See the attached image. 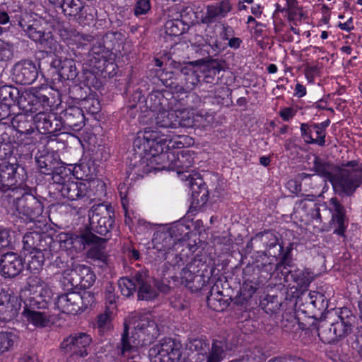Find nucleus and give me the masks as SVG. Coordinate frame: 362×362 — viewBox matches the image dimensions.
<instances>
[{"label":"nucleus","mask_w":362,"mask_h":362,"mask_svg":"<svg viewBox=\"0 0 362 362\" xmlns=\"http://www.w3.org/2000/svg\"><path fill=\"white\" fill-rule=\"evenodd\" d=\"M182 74L185 75L186 90L193 89L201 79V75L194 71V68L191 63L182 67Z\"/></svg>","instance_id":"nucleus-33"},{"label":"nucleus","mask_w":362,"mask_h":362,"mask_svg":"<svg viewBox=\"0 0 362 362\" xmlns=\"http://www.w3.org/2000/svg\"><path fill=\"white\" fill-rule=\"evenodd\" d=\"M16 159L13 156V146L5 142V138L0 134V189L6 192L16 182Z\"/></svg>","instance_id":"nucleus-4"},{"label":"nucleus","mask_w":362,"mask_h":362,"mask_svg":"<svg viewBox=\"0 0 362 362\" xmlns=\"http://www.w3.org/2000/svg\"><path fill=\"white\" fill-rule=\"evenodd\" d=\"M232 4L230 0H222L219 2L207 6L203 22L214 23L225 17L230 12Z\"/></svg>","instance_id":"nucleus-19"},{"label":"nucleus","mask_w":362,"mask_h":362,"mask_svg":"<svg viewBox=\"0 0 362 362\" xmlns=\"http://www.w3.org/2000/svg\"><path fill=\"white\" fill-rule=\"evenodd\" d=\"M20 305L15 297L6 292L0 293V320L9 321L18 313Z\"/></svg>","instance_id":"nucleus-20"},{"label":"nucleus","mask_w":362,"mask_h":362,"mask_svg":"<svg viewBox=\"0 0 362 362\" xmlns=\"http://www.w3.org/2000/svg\"><path fill=\"white\" fill-rule=\"evenodd\" d=\"M41 235L37 232H30L23 236V243L25 251L31 252L41 250Z\"/></svg>","instance_id":"nucleus-32"},{"label":"nucleus","mask_w":362,"mask_h":362,"mask_svg":"<svg viewBox=\"0 0 362 362\" xmlns=\"http://www.w3.org/2000/svg\"><path fill=\"white\" fill-rule=\"evenodd\" d=\"M76 271L79 277V284L84 282L83 286H90L94 283L95 276L89 267L76 263Z\"/></svg>","instance_id":"nucleus-37"},{"label":"nucleus","mask_w":362,"mask_h":362,"mask_svg":"<svg viewBox=\"0 0 362 362\" xmlns=\"http://www.w3.org/2000/svg\"><path fill=\"white\" fill-rule=\"evenodd\" d=\"M168 117H169L168 110L159 111L155 118L156 124L160 127L174 128L175 123H172Z\"/></svg>","instance_id":"nucleus-45"},{"label":"nucleus","mask_w":362,"mask_h":362,"mask_svg":"<svg viewBox=\"0 0 362 362\" xmlns=\"http://www.w3.org/2000/svg\"><path fill=\"white\" fill-rule=\"evenodd\" d=\"M130 324L133 325L134 332L129 336V325L124 324V331L122 335L120 352L122 356L134 358L139 356L141 346L151 343L158 334L155 322L146 315L134 317Z\"/></svg>","instance_id":"nucleus-2"},{"label":"nucleus","mask_w":362,"mask_h":362,"mask_svg":"<svg viewBox=\"0 0 362 362\" xmlns=\"http://www.w3.org/2000/svg\"><path fill=\"white\" fill-rule=\"evenodd\" d=\"M202 347V342L197 339H194L186 344V349L191 351H198Z\"/></svg>","instance_id":"nucleus-64"},{"label":"nucleus","mask_w":362,"mask_h":362,"mask_svg":"<svg viewBox=\"0 0 362 362\" xmlns=\"http://www.w3.org/2000/svg\"><path fill=\"white\" fill-rule=\"evenodd\" d=\"M20 24L28 37L39 42L47 52L57 56L62 52L63 46L53 38L50 33H45L38 21H35L29 24L22 21Z\"/></svg>","instance_id":"nucleus-7"},{"label":"nucleus","mask_w":362,"mask_h":362,"mask_svg":"<svg viewBox=\"0 0 362 362\" xmlns=\"http://www.w3.org/2000/svg\"><path fill=\"white\" fill-rule=\"evenodd\" d=\"M58 6L66 16H76L82 11L84 5L81 0H62Z\"/></svg>","instance_id":"nucleus-31"},{"label":"nucleus","mask_w":362,"mask_h":362,"mask_svg":"<svg viewBox=\"0 0 362 362\" xmlns=\"http://www.w3.org/2000/svg\"><path fill=\"white\" fill-rule=\"evenodd\" d=\"M105 239L98 238V241L91 243L88 246V257L92 259L103 260L105 257L103 244L105 243Z\"/></svg>","instance_id":"nucleus-38"},{"label":"nucleus","mask_w":362,"mask_h":362,"mask_svg":"<svg viewBox=\"0 0 362 362\" xmlns=\"http://www.w3.org/2000/svg\"><path fill=\"white\" fill-rule=\"evenodd\" d=\"M62 284L67 289H71L79 285V277L76 271V263L71 262L68 268L64 269L61 279Z\"/></svg>","instance_id":"nucleus-27"},{"label":"nucleus","mask_w":362,"mask_h":362,"mask_svg":"<svg viewBox=\"0 0 362 362\" xmlns=\"http://www.w3.org/2000/svg\"><path fill=\"white\" fill-rule=\"evenodd\" d=\"M32 296L29 297L28 299L25 301V307L24 308H37V310L41 309H46L47 306H41L40 305L36 304L35 305H31V303H33V300H36L39 303H40V297H37V294L35 292H30Z\"/></svg>","instance_id":"nucleus-52"},{"label":"nucleus","mask_w":362,"mask_h":362,"mask_svg":"<svg viewBox=\"0 0 362 362\" xmlns=\"http://www.w3.org/2000/svg\"><path fill=\"white\" fill-rule=\"evenodd\" d=\"M287 189L292 193L296 194L300 190V185L296 180H291L286 183Z\"/></svg>","instance_id":"nucleus-63"},{"label":"nucleus","mask_w":362,"mask_h":362,"mask_svg":"<svg viewBox=\"0 0 362 362\" xmlns=\"http://www.w3.org/2000/svg\"><path fill=\"white\" fill-rule=\"evenodd\" d=\"M49 98L45 95H35L31 92L24 93L19 103V109L25 115L35 114L33 121L36 124L37 129H43L45 132L49 131L52 127L50 114L48 112Z\"/></svg>","instance_id":"nucleus-3"},{"label":"nucleus","mask_w":362,"mask_h":362,"mask_svg":"<svg viewBox=\"0 0 362 362\" xmlns=\"http://www.w3.org/2000/svg\"><path fill=\"white\" fill-rule=\"evenodd\" d=\"M134 280L136 282L138 298L139 300H149L153 299L157 296V290L151 284V279L148 276L146 272H137L134 274Z\"/></svg>","instance_id":"nucleus-18"},{"label":"nucleus","mask_w":362,"mask_h":362,"mask_svg":"<svg viewBox=\"0 0 362 362\" xmlns=\"http://www.w3.org/2000/svg\"><path fill=\"white\" fill-rule=\"evenodd\" d=\"M326 207L332 214L330 225L334 228V233L343 235L347 227L344 207L335 198L330 199Z\"/></svg>","instance_id":"nucleus-14"},{"label":"nucleus","mask_w":362,"mask_h":362,"mask_svg":"<svg viewBox=\"0 0 362 362\" xmlns=\"http://www.w3.org/2000/svg\"><path fill=\"white\" fill-rule=\"evenodd\" d=\"M69 43H81V40H84V36L76 31H71L70 37L66 38Z\"/></svg>","instance_id":"nucleus-61"},{"label":"nucleus","mask_w":362,"mask_h":362,"mask_svg":"<svg viewBox=\"0 0 362 362\" xmlns=\"http://www.w3.org/2000/svg\"><path fill=\"white\" fill-rule=\"evenodd\" d=\"M13 75L18 83L21 84H31L37 78V69L32 62H20L13 67Z\"/></svg>","instance_id":"nucleus-17"},{"label":"nucleus","mask_w":362,"mask_h":362,"mask_svg":"<svg viewBox=\"0 0 362 362\" xmlns=\"http://www.w3.org/2000/svg\"><path fill=\"white\" fill-rule=\"evenodd\" d=\"M330 331L333 332L336 339L344 337L351 332V324L340 319L332 325Z\"/></svg>","instance_id":"nucleus-40"},{"label":"nucleus","mask_w":362,"mask_h":362,"mask_svg":"<svg viewBox=\"0 0 362 362\" xmlns=\"http://www.w3.org/2000/svg\"><path fill=\"white\" fill-rule=\"evenodd\" d=\"M0 269L1 274L4 277H15L18 276L23 269V259L16 253H6L1 257Z\"/></svg>","instance_id":"nucleus-15"},{"label":"nucleus","mask_w":362,"mask_h":362,"mask_svg":"<svg viewBox=\"0 0 362 362\" xmlns=\"http://www.w3.org/2000/svg\"><path fill=\"white\" fill-rule=\"evenodd\" d=\"M176 240V238L173 237L171 231H158L154 233L152 240L153 249L164 256L177 244Z\"/></svg>","instance_id":"nucleus-23"},{"label":"nucleus","mask_w":362,"mask_h":362,"mask_svg":"<svg viewBox=\"0 0 362 362\" xmlns=\"http://www.w3.org/2000/svg\"><path fill=\"white\" fill-rule=\"evenodd\" d=\"M166 141L167 136L164 133L151 127L146 128L143 136H139L134 140V146L141 151V154L144 153L142 165L144 173L160 170L166 158L173 160L175 152L164 153Z\"/></svg>","instance_id":"nucleus-1"},{"label":"nucleus","mask_w":362,"mask_h":362,"mask_svg":"<svg viewBox=\"0 0 362 362\" xmlns=\"http://www.w3.org/2000/svg\"><path fill=\"white\" fill-rule=\"evenodd\" d=\"M168 141H166V147L165 148H168V150L167 151H164V153H169L170 151H174L175 152V157L173 158V160H171L170 159H168V158H166L164 164H163V168L161 169L163 170V168H165V163L168 160H169L170 162V164L169 165V169L170 170H173V171H175L176 173V174L177 175V176L180 175V174L181 173V170H180V167H181V161L180 160V158H179V153H180V151L179 150V147H177V149H175V142H173L172 141H170L168 144H167Z\"/></svg>","instance_id":"nucleus-35"},{"label":"nucleus","mask_w":362,"mask_h":362,"mask_svg":"<svg viewBox=\"0 0 362 362\" xmlns=\"http://www.w3.org/2000/svg\"><path fill=\"white\" fill-rule=\"evenodd\" d=\"M169 117L168 118L170 119V121L172 122V123H175V127H179L181 126V118L180 117V114H181L179 111L175 110H170L168 111Z\"/></svg>","instance_id":"nucleus-58"},{"label":"nucleus","mask_w":362,"mask_h":362,"mask_svg":"<svg viewBox=\"0 0 362 362\" xmlns=\"http://www.w3.org/2000/svg\"><path fill=\"white\" fill-rule=\"evenodd\" d=\"M52 180L54 183L58 185L57 189L61 188L63 185L67 182L68 180H71V177L67 175L65 168H59L52 175Z\"/></svg>","instance_id":"nucleus-46"},{"label":"nucleus","mask_w":362,"mask_h":362,"mask_svg":"<svg viewBox=\"0 0 362 362\" xmlns=\"http://www.w3.org/2000/svg\"><path fill=\"white\" fill-rule=\"evenodd\" d=\"M115 291V288L114 286L112 284L108 283L105 291V308H110V310L115 311L118 296H116Z\"/></svg>","instance_id":"nucleus-42"},{"label":"nucleus","mask_w":362,"mask_h":362,"mask_svg":"<svg viewBox=\"0 0 362 362\" xmlns=\"http://www.w3.org/2000/svg\"><path fill=\"white\" fill-rule=\"evenodd\" d=\"M81 297L76 293H64L57 297L56 305L62 313L76 314L80 310Z\"/></svg>","instance_id":"nucleus-22"},{"label":"nucleus","mask_w":362,"mask_h":362,"mask_svg":"<svg viewBox=\"0 0 362 362\" xmlns=\"http://www.w3.org/2000/svg\"><path fill=\"white\" fill-rule=\"evenodd\" d=\"M96 241H98V237L89 231H85L80 235H74L73 249L76 251H82L91 243Z\"/></svg>","instance_id":"nucleus-30"},{"label":"nucleus","mask_w":362,"mask_h":362,"mask_svg":"<svg viewBox=\"0 0 362 362\" xmlns=\"http://www.w3.org/2000/svg\"><path fill=\"white\" fill-rule=\"evenodd\" d=\"M222 353L223 349L221 343L214 342L212 345L211 351L207 362H220Z\"/></svg>","instance_id":"nucleus-49"},{"label":"nucleus","mask_w":362,"mask_h":362,"mask_svg":"<svg viewBox=\"0 0 362 362\" xmlns=\"http://www.w3.org/2000/svg\"><path fill=\"white\" fill-rule=\"evenodd\" d=\"M214 120L213 112L206 111L196 112L194 110L187 112L182 110V127L206 129L213 127Z\"/></svg>","instance_id":"nucleus-13"},{"label":"nucleus","mask_w":362,"mask_h":362,"mask_svg":"<svg viewBox=\"0 0 362 362\" xmlns=\"http://www.w3.org/2000/svg\"><path fill=\"white\" fill-rule=\"evenodd\" d=\"M91 341L92 339L90 335L85 333H78L65 339L61 344V349L66 353L84 357L88 355L87 348Z\"/></svg>","instance_id":"nucleus-12"},{"label":"nucleus","mask_w":362,"mask_h":362,"mask_svg":"<svg viewBox=\"0 0 362 362\" xmlns=\"http://www.w3.org/2000/svg\"><path fill=\"white\" fill-rule=\"evenodd\" d=\"M37 130V134H25L23 137H19L21 140L23 142L24 145H31L35 144L37 141V139L40 138L41 134L39 130Z\"/></svg>","instance_id":"nucleus-53"},{"label":"nucleus","mask_w":362,"mask_h":362,"mask_svg":"<svg viewBox=\"0 0 362 362\" xmlns=\"http://www.w3.org/2000/svg\"><path fill=\"white\" fill-rule=\"evenodd\" d=\"M12 125L18 134V137H23L25 134H37V130L33 127L32 123L26 121L25 115H20L14 117Z\"/></svg>","instance_id":"nucleus-29"},{"label":"nucleus","mask_w":362,"mask_h":362,"mask_svg":"<svg viewBox=\"0 0 362 362\" xmlns=\"http://www.w3.org/2000/svg\"><path fill=\"white\" fill-rule=\"evenodd\" d=\"M112 214L106 205L93 206L88 213L90 229L101 235L107 234L114 223Z\"/></svg>","instance_id":"nucleus-8"},{"label":"nucleus","mask_w":362,"mask_h":362,"mask_svg":"<svg viewBox=\"0 0 362 362\" xmlns=\"http://www.w3.org/2000/svg\"><path fill=\"white\" fill-rule=\"evenodd\" d=\"M12 106L0 101V120L7 118L11 112Z\"/></svg>","instance_id":"nucleus-59"},{"label":"nucleus","mask_w":362,"mask_h":362,"mask_svg":"<svg viewBox=\"0 0 362 362\" xmlns=\"http://www.w3.org/2000/svg\"><path fill=\"white\" fill-rule=\"evenodd\" d=\"M151 9L149 0H138L134 8V14L136 16L144 15Z\"/></svg>","instance_id":"nucleus-50"},{"label":"nucleus","mask_w":362,"mask_h":362,"mask_svg":"<svg viewBox=\"0 0 362 362\" xmlns=\"http://www.w3.org/2000/svg\"><path fill=\"white\" fill-rule=\"evenodd\" d=\"M301 135L308 144H315L320 146L325 144L326 133H323L317 124H302L300 127Z\"/></svg>","instance_id":"nucleus-25"},{"label":"nucleus","mask_w":362,"mask_h":362,"mask_svg":"<svg viewBox=\"0 0 362 362\" xmlns=\"http://www.w3.org/2000/svg\"><path fill=\"white\" fill-rule=\"evenodd\" d=\"M84 107L94 114L100 109L99 102L93 99H88L85 101Z\"/></svg>","instance_id":"nucleus-56"},{"label":"nucleus","mask_w":362,"mask_h":362,"mask_svg":"<svg viewBox=\"0 0 362 362\" xmlns=\"http://www.w3.org/2000/svg\"><path fill=\"white\" fill-rule=\"evenodd\" d=\"M306 93L307 90L305 86L300 83H297L294 88V95L298 98H303Z\"/></svg>","instance_id":"nucleus-62"},{"label":"nucleus","mask_w":362,"mask_h":362,"mask_svg":"<svg viewBox=\"0 0 362 362\" xmlns=\"http://www.w3.org/2000/svg\"><path fill=\"white\" fill-rule=\"evenodd\" d=\"M114 313L115 310L105 308V313L98 316L97 326L100 332H105L110 329L112 327L111 320Z\"/></svg>","instance_id":"nucleus-41"},{"label":"nucleus","mask_w":362,"mask_h":362,"mask_svg":"<svg viewBox=\"0 0 362 362\" xmlns=\"http://www.w3.org/2000/svg\"><path fill=\"white\" fill-rule=\"evenodd\" d=\"M59 246L64 250L73 249L74 234L62 233L58 235Z\"/></svg>","instance_id":"nucleus-47"},{"label":"nucleus","mask_w":362,"mask_h":362,"mask_svg":"<svg viewBox=\"0 0 362 362\" xmlns=\"http://www.w3.org/2000/svg\"><path fill=\"white\" fill-rule=\"evenodd\" d=\"M26 258L30 270L35 272L42 268L44 263V255L42 249L28 252Z\"/></svg>","instance_id":"nucleus-34"},{"label":"nucleus","mask_w":362,"mask_h":362,"mask_svg":"<svg viewBox=\"0 0 362 362\" xmlns=\"http://www.w3.org/2000/svg\"><path fill=\"white\" fill-rule=\"evenodd\" d=\"M92 53L94 55L95 62L98 60V63H103V65L107 62V57L109 55V51L106 50L104 47H98L94 46L92 48Z\"/></svg>","instance_id":"nucleus-48"},{"label":"nucleus","mask_w":362,"mask_h":362,"mask_svg":"<svg viewBox=\"0 0 362 362\" xmlns=\"http://www.w3.org/2000/svg\"><path fill=\"white\" fill-rule=\"evenodd\" d=\"M28 287L30 292L36 293L37 294V297H40V303L33 300V302L34 303H31V305L38 304L41 306H47V303L52 298V292L45 282H44L39 276L33 275L28 279Z\"/></svg>","instance_id":"nucleus-16"},{"label":"nucleus","mask_w":362,"mask_h":362,"mask_svg":"<svg viewBox=\"0 0 362 362\" xmlns=\"http://www.w3.org/2000/svg\"><path fill=\"white\" fill-rule=\"evenodd\" d=\"M22 315L27 322L35 327H45L52 322V315L46 309L24 308Z\"/></svg>","instance_id":"nucleus-21"},{"label":"nucleus","mask_w":362,"mask_h":362,"mask_svg":"<svg viewBox=\"0 0 362 362\" xmlns=\"http://www.w3.org/2000/svg\"><path fill=\"white\" fill-rule=\"evenodd\" d=\"M11 244L9 230L0 227V248L8 247Z\"/></svg>","instance_id":"nucleus-51"},{"label":"nucleus","mask_w":362,"mask_h":362,"mask_svg":"<svg viewBox=\"0 0 362 362\" xmlns=\"http://www.w3.org/2000/svg\"><path fill=\"white\" fill-rule=\"evenodd\" d=\"M61 54L62 52L59 54L57 56L55 55L56 59H54L52 61V66L57 69L59 76L62 78L67 80H73L77 76V71L75 62L71 59H62L59 56Z\"/></svg>","instance_id":"nucleus-24"},{"label":"nucleus","mask_w":362,"mask_h":362,"mask_svg":"<svg viewBox=\"0 0 362 362\" xmlns=\"http://www.w3.org/2000/svg\"><path fill=\"white\" fill-rule=\"evenodd\" d=\"M309 298L310 299V303L315 306L317 307L319 302L323 303L325 300V296L317 291H310L309 293Z\"/></svg>","instance_id":"nucleus-57"},{"label":"nucleus","mask_w":362,"mask_h":362,"mask_svg":"<svg viewBox=\"0 0 362 362\" xmlns=\"http://www.w3.org/2000/svg\"><path fill=\"white\" fill-rule=\"evenodd\" d=\"M191 64L194 68V71L201 75V78L210 77L217 71L216 63L214 62H199Z\"/></svg>","instance_id":"nucleus-36"},{"label":"nucleus","mask_w":362,"mask_h":362,"mask_svg":"<svg viewBox=\"0 0 362 362\" xmlns=\"http://www.w3.org/2000/svg\"><path fill=\"white\" fill-rule=\"evenodd\" d=\"M181 21L178 17L168 20L165 24V33L166 40H173L175 44H177L181 40L180 26Z\"/></svg>","instance_id":"nucleus-28"},{"label":"nucleus","mask_w":362,"mask_h":362,"mask_svg":"<svg viewBox=\"0 0 362 362\" xmlns=\"http://www.w3.org/2000/svg\"><path fill=\"white\" fill-rule=\"evenodd\" d=\"M28 92L24 90L21 92L17 88L13 86H3L0 87V101L11 106L17 105L19 107V101L22 95Z\"/></svg>","instance_id":"nucleus-26"},{"label":"nucleus","mask_w":362,"mask_h":362,"mask_svg":"<svg viewBox=\"0 0 362 362\" xmlns=\"http://www.w3.org/2000/svg\"><path fill=\"white\" fill-rule=\"evenodd\" d=\"M296 110L293 107H284L279 112L281 117L284 121H289L296 115Z\"/></svg>","instance_id":"nucleus-55"},{"label":"nucleus","mask_w":362,"mask_h":362,"mask_svg":"<svg viewBox=\"0 0 362 362\" xmlns=\"http://www.w3.org/2000/svg\"><path fill=\"white\" fill-rule=\"evenodd\" d=\"M118 286L122 294L126 297H129L133 294L136 288V282L128 277H122L118 281Z\"/></svg>","instance_id":"nucleus-39"},{"label":"nucleus","mask_w":362,"mask_h":362,"mask_svg":"<svg viewBox=\"0 0 362 362\" xmlns=\"http://www.w3.org/2000/svg\"><path fill=\"white\" fill-rule=\"evenodd\" d=\"M182 181L192 193L190 206L188 214L202 211L209 199V192L202 178L197 175H186L182 173Z\"/></svg>","instance_id":"nucleus-6"},{"label":"nucleus","mask_w":362,"mask_h":362,"mask_svg":"<svg viewBox=\"0 0 362 362\" xmlns=\"http://www.w3.org/2000/svg\"><path fill=\"white\" fill-rule=\"evenodd\" d=\"M13 44L0 39V62H5L10 59L13 56Z\"/></svg>","instance_id":"nucleus-44"},{"label":"nucleus","mask_w":362,"mask_h":362,"mask_svg":"<svg viewBox=\"0 0 362 362\" xmlns=\"http://www.w3.org/2000/svg\"><path fill=\"white\" fill-rule=\"evenodd\" d=\"M67 261V257L60 255L56 257V259L53 262V265L59 269H64L69 266Z\"/></svg>","instance_id":"nucleus-60"},{"label":"nucleus","mask_w":362,"mask_h":362,"mask_svg":"<svg viewBox=\"0 0 362 362\" xmlns=\"http://www.w3.org/2000/svg\"><path fill=\"white\" fill-rule=\"evenodd\" d=\"M14 206L21 218L25 221H35L42 215V202L33 194H27L14 202Z\"/></svg>","instance_id":"nucleus-9"},{"label":"nucleus","mask_w":362,"mask_h":362,"mask_svg":"<svg viewBox=\"0 0 362 362\" xmlns=\"http://www.w3.org/2000/svg\"><path fill=\"white\" fill-rule=\"evenodd\" d=\"M330 181L335 190L347 194L353 193L362 183V165L356 161L348 163Z\"/></svg>","instance_id":"nucleus-5"},{"label":"nucleus","mask_w":362,"mask_h":362,"mask_svg":"<svg viewBox=\"0 0 362 362\" xmlns=\"http://www.w3.org/2000/svg\"><path fill=\"white\" fill-rule=\"evenodd\" d=\"M319 74V69L317 66H308L305 70V76L307 81L312 83L315 77Z\"/></svg>","instance_id":"nucleus-54"},{"label":"nucleus","mask_w":362,"mask_h":362,"mask_svg":"<svg viewBox=\"0 0 362 362\" xmlns=\"http://www.w3.org/2000/svg\"><path fill=\"white\" fill-rule=\"evenodd\" d=\"M90 187V182L71 180L59 188V191L62 197L69 200H82L89 203L92 194Z\"/></svg>","instance_id":"nucleus-11"},{"label":"nucleus","mask_w":362,"mask_h":362,"mask_svg":"<svg viewBox=\"0 0 362 362\" xmlns=\"http://www.w3.org/2000/svg\"><path fill=\"white\" fill-rule=\"evenodd\" d=\"M175 342L171 339H165L154 344L148 351L151 362H165L168 358L170 362H180L181 351L175 348Z\"/></svg>","instance_id":"nucleus-10"},{"label":"nucleus","mask_w":362,"mask_h":362,"mask_svg":"<svg viewBox=\"0 0 362 362\" xmlns=\"http://www.w3.org/2000/svg\"><path fill=\"white\" fill-rule=\"evenodd\" d=\"M16 339V335L11 332H0V351L1 352L8 351L13 346Z\"/></svg>","instance_id":"nucleus-43"}]
</instances>
